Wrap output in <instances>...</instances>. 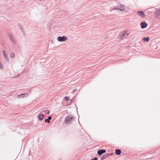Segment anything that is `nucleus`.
<instances>
[{
    "instance_id": "f3484780",
    "label": "nucleus",
    "mask_w": 160,
    "mask_h": 160,
    "mask_svg": "<svg viewBox=\"0 0 160 160\" xmlns=\"http://www.w3.org/2000/svg\"><path fill=\"white\" fill-rule=\"evenodd\" d=\"M44 112L46 114H48L49 112V110L46 109L44 111Z\"/></svg>"
},
{
    "instance_id": "39448f33",
    "label": "nucleus",
    "mask_w": 160,
    "mask_h": 160,
    "mask_svg": "<svg viewBox=\"0 0 160 160\" xmlns=\"http://www.w3.org/2000/svg\"><path fill=\"white\" fill-rule=\"evenodd\" d=\"M118 9L121 11H123L125 10V6L122 5H119L118 7Z\"/></svg>"
},
{
    "instance_id": "f03ea898",
    "label": "nucleus",
    "mask_w": 160,
    "mask_h": 160,
    "mask_svg": "<svg viewBox=\"0 0 160 160\" xmlns=\"http://www.w3.org/2000/svg\"><path fill=\"white\" fill-rule=\"evenodd\" d=\"M128 34L126 33L125 32H121L119 34V37L122 39H123L128 36Z\"/></svg>"
},
{
    "instance_id": "20e7f679",
    "label": "nucleus",
    "mask_w": 160,
    "mask_h": 160,
    "mask_svg": "<svg viewBox=\"0 0 160 160\" xmlns=\"http://www.w3.org/2000/svg\"><path fill=\"white\" fill-rule=\"evenodd\" d=\"M9 38L11 40L12 43L14 44L15 45L16 44V41L15 40V38L11 34H9Z\"/></svg>"
},
{
    "instance_id": "aec40b11",
    "label": "nucleus",
    "mask_w": 160,
    "mask_h": 160,
    "mask_svg": "<svg viewBox=\"0 0 160 160\" xmlns=\"http://www.w3.org/2000/svg\"><path fill=\"white\" fill-rule=\"evenodd\" d=\"M52 119V117L50 116H49L48 117V119L50 121V120L51 119Z\"/></svg>"
},
{
    "instance_id": "393cba45",
    "label": "nucleus",
    "mask_w": 160,
    "mask_h": 160,
    "mask_svg": "<svg viewBox=\"0 0 160 160\" xmlns=\"http://www.w3.org/2000/svg\"><path fill=\"white\" fill-rule=\"evenodd\" d=\"M73 100V99H72L71 100V101H70L71 102H72V101Z\"/></svg>"
},
{
    "instance_id": "9d476101",
    "label": "nucleus",
    "mask_w": 160,
    "mask_h": 160,
    "mask_svg": "<svg viewBox=\"0 0 160 160\" xmlns=\"http://www.w3.org/2000/svg\"><path fill=\"white\" fill-rule=\"evenodd\" d=\"M106 152V150L101 149L99 150L98 151V154L99 155L101 156L102 154Z\"/></svg>"
},
{
    "instance_id": "9b49d317",
    "label": "nucleus",
    "mask_w": 160,
    "mask_h": 160,
    "mask_svg": "<svg viewBox=\"0 0 160 160\" xmlns=\"http://www.w3.org/2000/svg\"><path fill=\"white\" fill-rule=\"evenodd\" d=\"M154 14L157 17H159L160 16V9L156 10L154 12Z\"/></svg>"
},
{
    "instance_id": "ddd939ff",
    "label": "nucleus",
    "mask_w": 160,
    "mask_h": 160,
    "mask_svg": "<svg viewBox=\"0 0 160 160\" xmlns=\"http://www.w3.org/2000/svg\"><path fill=\"white\" fill-rule=\"evenodd\" d=\"M115 153L117 155H119L121 153V151L119 149H116L115 150Z\"/></svg>"
},
{
    "instance_id": "0eeeda50",
    "label": "nucleus",
    "mask_w": 160,
    "mask_h": 160,
    "mask_svg": "<svg viewBox=\"0 0 160 160\" xmlns=\"http://www.w3.org/2000/svg\"><path fill=\"white\" fill-rule=\"evenodd\" d=\"M28 96V94L27 93H22L20 95H18V98H24Z\"/></svg>"
},
{
    "instance_id": "4468645a",
    "label": "nucleus",
    "mask_w": 160,
    "mask_h": 160,
    "mask_svg": "<svg viewBox=\"0 0 160 160\" xmlns=\"http://www.w3.org/2000/svg\"><path fill=\"white\" fill-rule=\"evenodd\" d=\"M38 118L40 120H42L44 118V116L42 114H41L39 115Z\"/></svg>"
},
{
    "instance_id": "5701e85b",
    "label": "nucleus",
    "mask_w": 160,
    "mask_h": 160,
    "mask_svg": "<svg viewBox=\"0 0 160 160\" xmlns=\"http://www.w3.org/2000/svg\"><path fill=\"white\" fill-rule=\"evenodd\" d=\"M19 76V74H18L16 75L15 76V77L18 78Z\"/></svg>"
},
{
    "instance_id": "6e6552de",
    "label": "nucleus",
    "mask_w": 160,
    "mask_h": 160,
    "mask_svg": "<svg viewBox=\"0 0 160 160\" xmlns=\"http://www.w3.org/2000/svg\"><path fill=\"white\" fill-rule=\"evenodd\" d=\"M137 14L138 15L142 17H143L145 16L144 12L142 11H140L138 12H137Z\"/></svg>"
},
{
    "instance_id": "4be33fe9",
    "label": "nucleus",
    "mask_w": 160,
    "mask_h": 160,
    "mask_svg": "<svg viewBox=\"0 0 160 160\" xmlns=\"http://www.w3.org/2000/svg\"><path fill=\"white\" fill-rule=\"evenodd\" d=\"M114 9L115 10L118 9V7H115L114 8Z\"/></svg>"
},
{
    "instance_id": "dca6fc26",
    "label": "nucleus",
    "mask_w": 160,
    "mask_h": 160,
    "mask_svg": "<svg viewBox=\"0 0 160 160\" xmlns=\"http://www.w3.org/2000/svg\"><path fill=\"white\" fill-rule=\"evenodd\" d=\"M149 39H150L148 37H147L146 38H143V40L144 41H146V42H148L149 41Z\"/></svg>"
},
{
    "instance_id": "f8f14e48",
    "label": "nucleus",
    "mask_w": 160,
    "mask_h": 160,
    "mask_svg": "<svg viewBox=\"0 0 160 160\" xmlns=\"http://www.w3.org/2000/svg\"><path fill=\"white\" fill-rule=\"evenodd\" d=\"M110 155L109 154V153H105L104 155H103L101 157V159H105L106 158V157Z\"/></svg>"
},
{
    "instance_id": "a211bd4d",
    "label": "nucleus",
    "mask_w": 160,
    "mask_h": 160,
    "mask_svg": "<svg viewBox=\"0 0 160 160\" xmlns=\"http://www.w3.org/2000/svg\"><path fill=\"white\" fill-rule=\"evenodd\" d=\"M64 99L65 101H68L69 99L66 96L64 97Z\"/></svg>"
},
{
    "instance_id": "2eb2a0df",
    "label": "nucleus",
    "mask_w": 160,
    "mask_h": 160,
    "mask_svg": "<svg viewBox=\"0 0 160 160\" xmlns=\"http://www.w3.org/2000/svg\"><path fill=\"white\" fill-rule=\"evenodd\" d=\"M15 53L14 52H12L10 55V57L11 58H12L14 57Z\"/></svg>"
},
{
    "instance_id": "f257e3e1",
    "label": "nucleus",
    "mask_w": 160,
    "mask_h": 160,
    "mask_svg": "<svg viewBox=\"0 0 160 160\" xmlns=\"http://www.w3.org/2000/svg\"><path fill=\"white\" fill-rule=\"evenodd\" d=\"M65 122L67 123L71 122L75 120L74 118L71 116H67L65 118Z\"/></svg>"
},
{
    "instance_id": "b1692460",
    "label": "nucleus",
    "mask_w": 160,
    "mask_h": 160,
    "mask_svg": "<svg viewBox=\"0 0 160 160\" xmlns=\"http://www.w3.org/2000/svg\"><path fill=\"white\" fill-rule=\"evenodd\" d=\"M77 90V89H74L72 91V92H75V91H76V90Z\"/></svg>"
},
{
    "instance_id": "1a4fd4ad",
    "label": "nucleus",
    "mask_w": 160,
    "mask_h": 160,
    "mask_svg": "<svg viewBox=\"0 0 160 160\" xmlns=\"http://www.w3.org/2000/svg\"><path fill=\"white\" fill-rule=\"evenodd\" d=\"M141 28L143 29L146 28L147 26V24L145 22H143L141 23Z\"/></svg>"
},
{
    "instance_id": "412c9836",
    "label": "nucleus",
    "mask_w": 160,
    "mask_h": 160,
    "mask_svg": "<svg viewBox=\"0 0 160 160\" xmlns=\"http://www.w3.org/2000/svg\"><path fill=\"white\" fill-rule=\"evenodd\" d=\"M91 160H98V158L97 157H95L93 159H92Z\"/></svg>"
},
{
    "instance_id": "7ed1b4c3",
    "label": "nucleus",
    "mask_w": 160,
    "mask_h": 160,
    "mask_svg": "<svg viewBox=\"0 0 160 160\" xmlns=\"http://www.w3.org/2000/svg\"><path fill=\"white\" fill-rule=\"evenodd\" d=\"M67 39V38L65 36H63L62 37L59 36L57 38V40L60 42L65 41Z\"/></svg>"
},
{
    "instance_id": "6ab92c4d",
    "label": "nucleus",
    "mask_w": 160,
    "mask_h": 160,
    "mask_svg": "<svg viewBox=\"0 0 160 160\" xmlns=\"http://www.w3.org/2000/svg\"><path fill=\"white\" fill-rule=\"evenodd\" d=\"M45 122H47L48 123H49L50 122V121L48 119H45Z\"/></svg>"
},
{
    "instance_id": "423d86ee",
    "label": "nucleus",
    "mask_w": 160,
    "mask_h": 160,
    "mask_svg": "<svg viewBox=\"0 0 160 160\" xmlns=\"http://www.w3.org/2000/svg\"><path fill=\"white\" fill-rule=\"evenodd\" d=\"M2 52L5 59L6 60H8V56L6 52L4 50H2Z\"/></svg>"
}]
</instances>
